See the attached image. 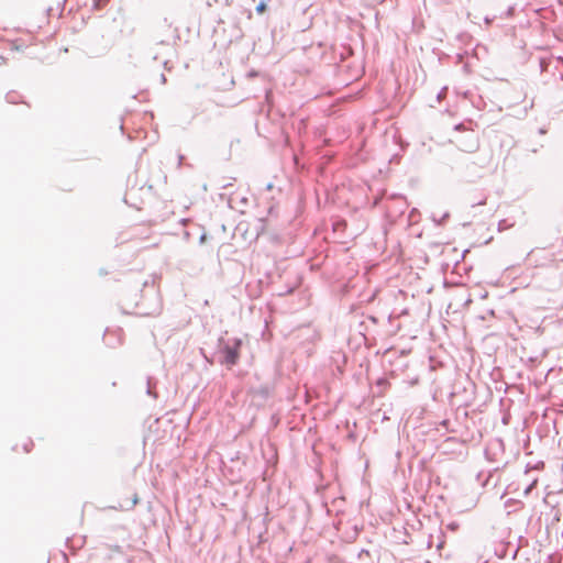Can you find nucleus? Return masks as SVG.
I'll list each match as a JSON object with an SVG mask.
<instances>
[{"label": "nucleus", "mask_w": 563, "mask_h": 563, "mask_svg": "<svg viewBox=\"0 0 563 563\" xmlns=\"http://www.w3.org/2000/svg\"><path fill=\"white\" fill-rule=\"evenodd\" d=\"M240 345L241 341L238 339L223 343L220 349L222 355L221 363L225 364L228 367L235 365L239 361Z\"/></svg>", "instance_id": "f257e3e1"}, {"label": "nucleus", "mask_w": 563, "mask_h": 563, "mask_svg": "<svg viewBox=\"0 0 563 563\" xmlns=\"http://www.w3.org/2000/svg\"><path fill=\"white\" fill-rule=\"evenodd\" d=\"M462 151L473 153L478 148V139L473 131H468L464 139L457 140Z\"/></svg>", "instance_id": "f03ea898"}, {"label": "nucleus", "mask_w": 563, "mask_h": 563, "mask_svg": "<svg viewBox=\"0 0 563 563\" xmlns=\"http://www.w3.org/2000/svg\"><path fill=\"white\" fill-rule=\"evenodd\" d=\"M156 379H154L153 377H147L146 379V394L151 397H153L154 399L157 398V393L155 391V387H156Z\"/></svg>", "instance_id": "7ed1b4c3"}, {"label": "nucleus", "mask_w": 563, "mask_h": 563, "mask_svg": "<svg viewBox=\"0 0 563 563\" xmlns=\"http://www.w3.org/2000/svg\"><path fill=\"white\" fill-rule=\"evenodd\" d=\"M257 233L256 235L258 236L260 233H262L265 229V220L264 219H258L257 222H256V227H255Z\"/></svg>", "instance_id": "20e7f679"}, {"label": "nucleus", "mask_w": 563, "mask_h": 563, "mask_svg": "<svg viewBox=\"0 0 563 563\" xmlns=\"http://www.w3.org/2000/svg\"><path fill=\"white\" fill-rule=\"evenodd\" d=\"M7 100H8V102L16 103V96H15V93H12V92L8 93L7 95Z\"/></svg>", "instance_id": "39448f33"}, {"label": "nucleus", "mask_w": 563, "mask_h": 563, "mask_svg": "<svg viewBox=\"0 0 563 563\" xmlns=\"http://www.w3.org/2000/svg\"><path fill=\"white\" fill-rule=\"evenodd\" d=\"M265 9H266V4H265L264 2H260V3L257 4V7H256V11H257L258 13H263V12L265 11Z\"/></svg>", "instance_id": "423d86ee"}, {"label": "nucleus", "mask_w": 563, "mask_h": 563, "mask_svg": "<svg viewBox=\"0 0 563 563\" xmlns=\"http://www.w3.org/2000/svg\"><path fill=\"white\" fill-rule=\"evenodd\" d=\"M449 217V212H445L439 221L435 218H433V220L437 221L438 224H442Z\"/></svg>", "instance_id": "0eeeda50"}, {"label": "nucleus", "mask_w": 563, "mask_h": 563, "mask_svg": "<svg viewBox=\"0 0 563 563\" xmlns=\"http://www.w3.org/2000/svg\"><path fill=\"white\" fill-rule=\"evenodd\" d=\"M162 26H166L168 30L172 29V24L167 21V19H164Z\"/></svg>", "instance_id": "6e6552de"}, {"label": "nucleus", "mask_w": 563, "mask_h": 563, "mask_svg": "<svg viewBox=\"0 0 563 563\" xmlns=\"http://www.w3.org/2000/svg\"><path fill=\"white\" fill-rule=\"evenodd\" d=\"M158 43L162 45H169V38L168 40H159Z\"/></svg>", "instance_id": "1a4fd4ad"}, {"label": "nucleus", "mask_w": 563, "mask_h": 563, "mask_svg": "<svg viewBox=\"0 0 563 563\" xmlns=\"http://www.w3.org/2000/svg\"><path fill=\"white\" fill-rule=\"evenodd\" d=\"M446 88H443L442 91L438 95V99H441L442 96L445 93Z\"/></svg>", "instance_id": "9d476101"}, {"label": "nucleus", "mask_w": 563, "mask_h": 563, "mask_svg": "<svg viewBox=\"0 0 563 563\" xmlns=\"http://www.w3.org/2000/svg\"><path fill=\"white\" fill-rule=\"evenodd\" d=\"M462 129L464 130L463 124H457V125L455 126V130H462Z\"/></svg>", "instance_id": "9b49d317"}, {"label": "nucleus", "mask_w": 563, "mask_h": 563, "mask_svg": "<svg viewBox=\"0 0 563 563\" xmlns=\"http://www.w3.org/2000/svg\"><path fill=\"white\" fill-rule=\"evenodd\" d=\"M485 203H486V198H484V199H482V200H479V201L477 202V205H485Z\"/></svg>", "instance_id": "f8f14e48"}, {"label": "nucleus", "mask_w": 563, "mask_h": 563, "mask_svg": "<svg viewBox=\"0 0 563 563\" xmlns=\"http://www.w3.org/2000/svg\"><path fill=\"white\" fill-rule=\"evenodd\" d=\"M24 451H25V452H30L29 444H25V445H24Z\"/></svg>", "instance_id": "ddd939ff"}, {"label": "nucleus", "mask_w": 563, "mask_h": 563, "mask_svg": "<svg viewBox=\"0 0 563 563\" xmlns=\"http://www.w3.org/2000/svg\"><path fill=\"white\" fill-rule=\"evenodd\" d=\"M4 63V59L2 56H0V65H2Z\"/></svg>", "instance_id": "4468645a"}, {"label": "nucleus", "mask_w": 563, "mask_h": 563, "mask_svg": "<svg viewBox=\"0 0 563 563\" xmlns=\"http://www.w3.org/2000/svg\"><path fill=\"white\" fill-rule=\"evenodd\" d=\"M531 489V486L526 489V494H528Z\"/></svg>", "instance_id": "2eb2a0df"}]
</instances>
